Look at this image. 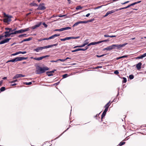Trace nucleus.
Segmentation results:
<instances>
[{
    "label": "nucleus",
    "instance_id": "1",
    "mask_svg": "<svg viewBox=\"0 0 146 146\" xmlns=\"http://www.w3.org/2000/svg\"><path fill=\"white\" fill-rule=\"evenodd\" d=\"M36 73L37 74H42L45 72L46 70H48L49 68L47 66L43 67L42 68L39 66H37L36 67Z\"/></svg>",
    "mask_w": 146,
    "mask_h": 146
},
{
    "label": "nucleus",
    "instance_id": "2",
    "mask_svg": "<svg viewBox=\"0 0 146 146\" xmlns=\"http://www.w3.org/2000/svg\"><path fill=\"white\" fill-rule=\"evenodd\" d=\"M127 44V43H125L122 44H113L112 45V47L113 48V49H119L125 46Z\"/></svg>",
    "mask_w": 146,
    "mask_h": 146
},
{
    "label": "nucleus",
    "instance_id": "3",
    "mask_svg": "<svg viewBox=\"0 0 146 146\" xmlns=\"http://www.w3.org/2000/svg\"><path fill=\"white\" fill-rule=\"evenodd\" d=\"M12 17V16H9L5 18L3 20V22L5 23H7V24H9L10 22L11 21V18Z\"/></svg>",
    "mask_w": 146,
    "mask_h": 146
},
{
    "label": "nucleus",
    "instance_id": "4",
    "mask_svg": "<svg viewBox=\"0 0 146 146\" xmlns=\"http://www.w3.org/2000/svg\"><path fill=\"white\" fill-rule=\"evenodd\" d=\"M46 9V7L44 6V3H41L39 5L37 9L42 10H45Z\"/></svg>",
    "mask_w": 146,
    "mask_h": 146
},
{
    "label": "nucleus",
    "instance_id": "5",
    "mask_svg": "<svg viewBox=\"0 0 146 146\" xmlns=\"http://www.w3.org/2000/svg\"><path fill=\"white\" fill-rule=\"evenodd\" d=\"M11 39V38H6L4 40L1 41L0 42V44L8 42Z\"/></svg>",
    "mask_w": 146,
    "mask_h": 146
},
{
    "label": "nucleus",
    "instance_id": "6",
    "mask_svg": "<svg viewBox=\"0 0 146 146\" xmlns=\"http://www.w3.org/2000/svg\"><path fill=\"white\" fill-rule=\"evenodd\" d=\"M44 49H45L44 46L43 47H38L34 49V51L38 52Z\"/></svg>",
    "mask_w": 146,
    "mask_h": 146
},
{
    "label": "nucleus",
    "instance_id": "7",
    "mask_svg": "<svg viewBox=\"0 0 146 146\" xmlns=\"http://www.w3.org/2000/svg\"><path fill=\"white\" fill-rule=\"evenodd\" d=\"M107 108H106L104 110V111L103 112V113L102 114V116H101V119H102L103 117L105 116L106 115V112L108 111V110H107Z\"/></svg>",
    "mask_w": 146,
    "mask_h": 146
},
{
    "label": "nucleus",
    "instance_id": "8",
    "mask_svg": "<svg viewBox=\"0 0 146 146\" xmlns=\"http://www.w3.org/2000/svg\"><path fill=\"white\" fill-rule=\"evenodd\" d=\"M29 30V28L25 29H21L20 30H18L19 33H24L25 32L28 31Z\"/></svg>",
    "mask_w": 146,
    "mask_h": 146
},
{
    "label": "nucleus",
    "instance_id": "9",
    "mask_svg": "<svg viewBox=\"0 0 146 146\" xmlns=\"http://www.w3.org/2000/svg\"><path fill=\"white\" fill-rule=\"evenodd\" d=\"M134 5H135V3H133L130 5H128L127 6H126V7H123V8H120L119 9H127V8H128L129 7H130L131 6H133Z\"/></svg>",
    "mask_w": 146,
    "mask_h": 146
},
{
    "label": "nucleus",
    "instance_id": "10",
    "mask_svg": "<svg viewBox=\"0 0 146 146\" xmlns=\"http://www.w3.org/2000/svg\"><path fill=\"white\" fill-rule=\"evenodd\" d=\"M142 65L141 62H140L136 64V67L138 70H139L141 68V66Z\"/></svg>",
    "mask_w": 146,
    "mask_h": 146
},
{
    "label": "nucleus",
    "instance_id": "11",
    "mask_svg": "<svg viewBox=\"0 0 146 146\" xmlns=\"http://www.w3.org/2000/svg\"><path fill=\"white\" fill-rule=\"evenodd\" d=\"M121 10V9H114L113 10H111V11H108V14L109 15V14H111V13H112L115 12V11H117L119 10Z\"/></svg>",
    "mask_w": 146,
    "mask_h": 146
},
{
    "label": "nucleus",
    "instance_id": "12",
    "mask_svg": "<svg viewBox=\"0 0 146 146\" xmlns=\"http://www.w3.org/2000/svg\"><path fill=\"white\" fill-rule=\"evenodd\" d=\"M41 24V22H40L39 23H38L37 24L35 25L33 27H32V29H35L36 28L39 27L40 25Z\"/></svg>",
    "mask_w": 146,
    "mask_h": 146
},
{
    "label": "nucleus",
    "instance_id": "13",
    "mask_svg": "<svg viewBox=\"0 0 146 146\" xmlns=\"http://www.w3.org/2000/svg\"><path fill=\"white\" fill-rule=\"evenodd\" d=\"M71 39V37H66L64 38H60V39L62 41H65L66 40H69Z\"/></svg>",
    "mask_w": 146,
    "mask_h": 146
},
{
    "label": "nucleus",
    "instance_id": "14",
    "mask_svg": "<svg viewBox=\"0 0 146 146\" xmlns=\"http://www.w3.org/2000/svg\"><path fill=\"white\" fill-rule=\"evenodd\" d=\"M71 29L70 27H66L64 28H61L62 31L64 30H68L70 29Z\"/></svg>",
    "mask_w": 146,
    "mask_h": 146
},
{
    "label": "nucleus",
    "instance_id": "15",
    "mask_svg": "<svg viewBox=\"0 0 146 146\" xmlns=\"http://www.w3.org/2000/svg\"><path fill=\"white\" fill-rule=\"evenodd\" d=\"M107 48L108 51H110L112 49H113V48L112 47V45H111L108 46Z\"/></svg>",
    "mask_w": 146,
    "mask_h": 146
},
{
    "label": "nucleus",
    "instance_id": "16",
    "mask_svg": "<svg viewBox=\"0 0 146 146\" xmlns=\"http://www.w3.org/2000/svg\"><path fill=\"white\" fill-rule=\"evenodd\" d=\"M83 48H78L76 49L75 50H73L72 51V52H74L82 50L83 51Z\"/></svg>",
    "mask_w": 146,
    "mask_h": 146
},
{
    "label": "nucleus",
    "instance_id": "17",
    "mask_svg": "<svg viewBox=\"0 0 146 146\" xmlns=\"http://www.w3.org/2000/svg\"><path fill=\"white\" fill-rule=\"evenodd\" d=\"M11 35V33L9 34H5L4 35H3V37H5V38L9 37Z\"/></svg>",
    "mask_w": 146,
    "mask_h": 146
},
{
    "label": "nucleus",
    "instance_id": "18",
    "mask_svg": "<svg viewBox=\"0 0 146 146\" xmlns=\"http://www.w3.org/2000/svg\"><path fill=\"white\" fill-rule=\"evenodd\" d=\"M109 39H108L106 40L99 41H98V44H99V43H101L102 42L108 41H109Z\"/></svg>",
    "mask_w": 146,
    "mask_h": 146
},
{
    "label": "nucleus",
    "instance_id": "19",
    "mask_svg": "<svg viewBox=\"0 0 146 146\" xmlns=\"http://www.w3.org/2000/svg\"><path fill=\"white\" fill-rule=\"evenodd\" d=\"M32 39V37H29L28 38H26L23 40V41H28L31 40Z\"/></svg>",
    "mask_w": 146,
    "mask_h": 146
},
{
    "label": "nucleus",
    "instance_id": "20",
    "mask_svg": "<svg viewBox=\"0 0 146 146\" xmlns=\"http://www.w3.org/2000/svg\"><path fill=\"white\" fill-rule=\"evenodd\" d=\"M110 101L108 103H107L106 105L104 106V108H107L108 109L107 110H108V109L109 107V106H110V105H109V104L110 103Z\"/></svg>",
    "mask_w": 146,
    "mask_h": 146
},
{
    "label": "nucleus",
    "instance_id": "21",
    "mask_svg": "<svg viewBox=\"0 0 146 146\" xmlns=\"http://www.w3.org/2000/svg\"><path fill=\"white\" fill-rule=\"evenodd\" d=\"M5 29L7 31L9 30V31L10 33L12 32V29L11 28L7 27L5 28Z\"/></svg>",
    "mask_w": 146,
    "mask_h": 146
},
{
    "label": "nucleus",
    "instance_id": "22",
    "mask_svg": "<svg viewBox=\"0 0 146 146\" xmlns=\"http://www.w3.org/2000/svg\"><path fill=\"white\" fill-rule=\"evenodd\" d=\"M18 78L20 77H24L25 76V75H23L21 74H17Z\"/></svg>",
    "mask_w": 146,
    "mask_h": 146
},
{
    "label": "nucleus",
    "instance_id": "23",
    "mask_svg": "<svg viewBox=\"0 0 146 146\" xmlns=\"http://www.w3.org/2000/svg\"><path fill=\"white\" fill-rule=\"evenodd\" d=\"M27 36V35L26 34H22V35H19L18 36V37L20 38H21V37H26Z\"/></svg>",
    "mask_w": 146,
    "mask_h": 146
},
{
    "label": "nucleus",
    "instance_id": "24",
    "mask_svg": "<svg viewBox=\"0 0 146 146\" xmlns=\"http://www.w3.org/2000/svg\"><path fill=\"white\" fill-rule=\"evenodd\" d=\"M31 5L32 6L35 7H37L38 6V4L34 3H31Z\"/></svg>",
    "mask_w": 146,
    "mask_h": 146
},
{
    "label": "nucleus",
    "instance_id": "25",
    "mask_svg": "<svg viewBox=\"0 0 146 146\" xmlns=\"http://www.w3.org/2000/svg\"><path fill=\"white\" fill-rule=\"evenodd\" d=\"M80 24H81L80 22V21H78L75 23L73 26V27H74L75 26H76Z\"/></svg>",
    "mask_w": 146,
    "mask_h": 146
},
{
    "label": "nucleus",
    "instance_id": "26",
    "mask_svg": "<svg viewBox=\"0 0 146 146\" xmlns=\"http://www.w3.org/2000/svg\"><path fill=\"white\" fill-rule=\"evenodd\" d=\"M34 59L37 60H42V58L41 57L38 58H35Z\"/></svg>",
    "mask_w": 146,
    "mask_h": 146
},
{
    "label": "nucleus",
    "instance_id": "27",
    "mask_svg": "<svg viewBox=\"0 0 146 146\" xmlns=\"http://www.w3.org/2000/svg\"><path fill=\"white\" fill-rule=\"evenodd\" d=\"M5 90V88L4 87H2L0 89V91L3 92Z\"/></svg>",
    "mask_w": 146,
    "mask_h": 146
},
{
    "label": "nucleus",
    "instance_id": "28",
    "mask_svg": "<svg viewBox=\"0 0 146 146\" xmlns=\"http://www.w3.org/2000/svg\"><path fill=\"white\" fill-rule=\"evenodd\" d=\"M52 47H53L52 44L44 46L45 49L51 48Z\"/></svg>",
    "mask_w": 146,
    "mask_h": 146
},
{
    "label": "nucleus",
    "instance_id": "29",
    "mask_svg": "<svg viewBox=\"0 0 146 146\" xmlns=\"http://www.w3.org/2000/svg\"><path fill=\"white\" fill-rule=\"evenodd\" d=\"M90 43V44H91V45H95V44H98V42H91Z\"/></svg>",
    "mask_w": 146,
    "mask_h": 146
},
{
    "label": "nucleus",
    "instance_id": "30",
    "mask_svg": "<svg viewBox=\"0 0 146 146\" xmlns=\"http://www.w3.org/2000/svg\"><path fill=\"white\" fill-rule=\"evenodd\" d=\"M82 9V7L81 6H78L76 7V10H78L79 9Z\"/></svg>",
    "mask_w": 146,
    "mask_h": 146
},
{
    "label": "nucleus",
    "instance_id": "31",
    "mask_svg": "<svg viewBox=\"0 0 146 146\" xmlns=\"http://www.w3.org/2000/svg\"><path fill=\"white\" fill-rule=\"evenodd\" d=\"M71 37V39H77L79 38H80V36H78L76 37H74V36H72Z\"/></svg>",
    "mask_w": 146,
    "mask_h": 146
},
{
    "label": "nucleus",
    "instance_id": "32",
    "mask_svg": "<svg viewBox=\"0 0 146 146\" xmlns=\"http://www.w3.org/2000/svg\"><path fill=\"white\" fill-rule=\"evenodd\" d=\"M17 33H19V31H14V32L11 33V34L12 35L16 34Z\"/></svg>",
    "mask_w": 146,
    "mask_h": 146
},
{
    "label": "nucleus",
    "instance_id": "33",
    "mask_svg": "<svg viewBox=\"0 0 146 146\" xmlns=\"http://www.w3.org/2000/svg\"><path fill=\"white\" fill-rule=\"evenodd\" d=\"M123 80L122 81L123 83H126L127 82V79L125 77H123Z\"/></svg>",
    "mask_w": 146,
    "mask_h": 146
},
{
    "label": "nucleus",
    "instance_id": "34",
    "mask_svg": "<svg viewBox=\"0 0 146 146\" xmlns=\"http://www.w3.org/2000/svg\"><path fill=\"white\" fill-rule=\"evenodd\" d=\"M134 77V76L133 75H130L129 76V78L131 80L133 79Z\"/></svg>",
    "mask_w": 146,
    "mask_h": 146
},
{
    "label": "nucleus",
    "instance_id": "35",
    "mask_svg": "<svg viewBox=\"0 0 146 146\" xmlns=\"http://www.w3.org/2000/svg\"><path fill=\"white\" fill-rule=\"evenodd\" d=\"M68 76V74H65L62 75L63 78H64L67 77Z\"/></svg>",
    "mask_w": 146,
    "mask_h": 146
},
{
    "label": "nucleus",
    "instance_id": "36",
    "mask_svg": "<svg viewBox=\"0 0 146 146\" xmlns=\"http://www.w3.org/2000/svg\"><path fill=\"white\" fill-rule=\"evenodd\" d=\"M19 54H20L19 51L18 52H16V53H13V54H11V55L12 56H15V55H18Z\"/></svg>",
    "mask_w": 146,
    "mask_h": 146
},
{
    "label": "nucleus",
    "instance_id": "37",
    "mask_svg": "<svg viewBox=\"0 0 146 146\" xmlns=\"http://www.w3.org/2000/svg\"><path fill=\"white\" fill-rule=\"evenodd\" d=\"M56 71V70H54L52 71L47 72H46V73H50L51 74V73L52 74V73H54V72Z\"/></svg>",
    "mask_w": 146,
    "mask_h": 146
},
{
    "label": "nucleus",
    "instance_id": "38",
    "mask_svg": "<svg viewBox=\"0 0 146 146\" xmlns=\"http://www.w3.org/2000/svg\"><path fill=\"white\" fill-rule=\"evenodd\" d=\"M17 60L18 61H21L22 60V57H17Z\"/></svg>",
    "mask_w": 146,
    "mask_h": 146
},
{
    "label": "nucleus",
    "instance_id": "39",
    "mask_svg": "<svg viewBox=\"0 0 146 146\" xmlns=\"http://www.w3.org/2000/svg\"><path fill=\"white\" fill-rule=\"evenodd\" d=\"M105 55H106V54H103L101 55H97L96 56L97 57L99 58V57H101L103 56H104Z\"/></svg>",
    "mask_w": 146,
    "mask_h": 146
},
{
    "label": "nucleus",
    "instance_id": "40",
    "mask_svg": "<svg viewBox=\"0 0 146 146\" xmlns=\"http://www.w3.org/2000/svg\"><path fill=\"white\" fill-rule=\"evenodd\" d=\"M94 20V19H92L90 20H88L87 21V23H89V22H91L92 21H93Z\"/></svg>",
    "mask_w": 146,
    "mask_h": 146
},
{
    "label": "nucleus",
    "instance_id": "41",
    "mask_svg": "<svg viewBox=\"0 0 146 146\" xmlns=\"http://www.w3.org/2000/svg\"><path fill=\"white\" fill-rule=\"evenodd\" d=\"M104 5H101V6H99L97 7H96L95 8V9H99L100 8H101L102 6H104Z\"/></svg>",
    "mask_w": 146,
    "mask_h": 146
},
{
    "label": "nucleus",
    "instance_id": "42",
    "mask_svg": "<svg viewBox=\"0 0 146 146\" xmlns=\"http://www.w3.org/2000/svg\"><path fill=\"white\" fill-rule=\"evenodd\" d=\"M128 55H125L124 56H120V59L121 58H127L128 57Z\"/></svg>",
    "mask_w": 146,
    "mask_h": 146
},
{
    "label": "nucleus",
    "instance_id": "43",
    "mask_svg": "<svg viewBox=\"0 0 146 146\" xmlns=\"http://www.w3.org/2000/svg\"><path fill=\"white\" fill-rule=\"evenodd\" d=\"M25 84L27 85H29L32 84L31 82H26L25 83Z\"/></svg>",
    "mask_w": 146,
    "mask_h": 146
},
{
    "label": "nucleus",
    "instance_id": "44",
    "mask_svg": "<svg viewBox=\"0 0 146 146\" xmlns=\"http://www.w3.org/2000/svg\"><path fill=\"white\" fill-rule=\"evenodd\" d=\"M58 61H60L61 62H64L65 61V59H58Z\"/></svg>",
    "mask_w": 146,
    "mask_h": 146
},
{
    "label": "nucleus",
    "instance_id": "45",
    "mask_svg": "<svg viewBox=\"0 0 146 146\" xmlns=\"http://www.w3.org/2000/svg\"><path fill=\"white\" fill-rule=\"evenodd\" d=\"M27 53V52L26 51H19V53L20 54H25Z\"/></svg>",
    "mask_w": 146,
    "mask_h": 146
},
{
    "label": "nucleus",
    "instance_id": "46",
    "mask_svg": "<svg viewBox=\"0 0 146 146\" xmlns=\"http://www.w3.org/2000/svg\"><path fill=\"white\" fill-rule=\"evenodd\" d=\"M80 22L81 24L82 23H87V21H80Z\"/></svg>",
    "mask_w": 146,
    "mask_h": 146
},
{
    "label": "nucleus",
    "instance_id": "47",
    "mask_svg": "<svg viewBox=\"0 0 146 146\" xmlns=\"http://www.w3.org/2000/svg\"><path fill=\"white\" fill-rule=\"evenodd\" d=\"M49 56H49V55H46V56H41V57H42V59H43V58H46L48 57Z\"/></svg>",
    "mask_w": 146,
    "mask_h": 146
},
{
    "label": "nucleus",
    "instance_id": "48",
    "mask_svg": "<svg viewBox=\"0 0 146 146\" xmlns=\"http://www.w3.org/2000/svg\"><path fill=\"white\" fill-rule=\"evenodd\" d=\"M46 74H47V75L48 76H49L53 75V74H52V73L51 74L50 73H46Z\"/></svg>",
    "mask_w": 146,
    "mask_h": 146
},
{
    "label": "nucleus",
    "instance_id": "49",
    "mask_svg": "<svg viewBox=\"0 0 146 146\" xmlns=\"http://www.w3.org/2000/svg\"><path fill=\"white\" fill-rule=\"evenodd\" d=\"M60 35H59V34H54V35H53V36H54V38L55 37H56L58 36H59Z\"/></svg>",
    "mask_w": 146,
    "mask_h": 146
},
{
    "label": "nucleus",
    "instance_id": "50",
    "mask_svg": "<svg viewBox=\"0 0 146 146\" xmlns=\"http://www.w3.org/2000/svg\"><path fill=\"white\" fill-rule=\"evenodd\" d=\"M125 143V142H121L119 144L120 145H124Z\"/></svg>",
    "mask_w": 146,
    "mask_h": 146
},
{
    "label": "nucleus",
    "instance_id": "51",
    "mask_svg": "<svg viewBox=\"0 0 146 146\" xmlns=\"http://www.w3.org/2000/svg\"><path fill=\"white\" fill-rule=\"evenodd\" d=\"M142 56V55L140 56H139L138 57H137L136 58V59H140L143 58Z\"/></svg>",
    "mask_w": 146,
    "mask_h": 146
},
{
    "label": "nucleus",
    "instance_id": "52",
    "mask_svg": "<svg viewBox=\"0 0 146 146\" xmlns=\"http://www.w3.org/2000/svg\"><path fill=\"white\" fill-rule=\"evenodd\" d=\"M54 31H59V32H61L62 31H61V29H56L54 30Z\"/></svg>",
    "mask_w": 146,
    "mask_h": 146
},
{
    "label": "nucleus",
    "instance_id": "53",
    "mask_svg": "<svg viewBox=\"0 0 146 146\" xmlns=\"http://www.w3.org/2000/svg\"><path fill=\"white\" fill-rule=\"evenodd\" d=\"M86 44H84V43L82 45H79V47H82L84 46H85Z\"/></svg>",
    "mask_w": 146,
    "mask_h": 146
},
{
    "label": "nucleus",
    "instance_id": "54",
    "mask_svg": "<svg viewBox=\"0 0 146 146\" xmlns=\"http://www.w3.org/2000/svg\"><path fill=\"white\" fill-rule=\"evenodd\" d=\"M88 45L86 46L85 47V49L83 48L84 50H83V51H85L88 48Z\"/></svg>",
    "mask_w": 146,
    "mask_h": 146
},
{
    "label": "nucleus",
    "instance_id": "55",
    "mask_svg": "<svg viewBox=\"0 0 146 146\" xmlns=\"http://www.w3.org/2000/svg\"><path fill=\"white\" fill-rule=\"evenodd\" d=\"M114 73L115 74H119V72L118 70H116L114 72Z\"/></svg>",
    "mask_w": 146,
    "mask_h": 146
},
{
    "label": "nucleus",
    "instance_id": "56",
    "mask_svg": "<svg viewBox=\"0 0 146 146\" xmlns=\"http://www.w3.org/2000/svg\"><path fill=\"white\" fill-rule=\"evenodd\" d=\"M42 24L46 28L47 27V25L45 23H43Z\"/></svg>",
    "mask_w": 146,
    "mask_h": 146
},
{
    "label": "nucleus",
    "instance_id": "57",
    "mask_svg": "<svg viewBox=\"0 0 146 146\" xmlns=\"http://www.w3.org/2000/svg\"><path fill=\"white\" fill-rule=\"evenodd\" d=\"M129 2V1H127L126 2H125L124 3H121V4H122V5H124V4H126V3H128Z\"/></svg>",
    "mask_w": 146,
    "mask_h": 146
},
{
    "label": "nucleus",
    "instance_id": "58",
    "mask_svg": "<svg viewBox=\"0 0 146 146\" xmlns=\"http://www.w3.org/2000/svg\"><path fill=\"white\" fill-rule=\"evenodd\" d=\"M102 68V66H97L95 68H94L97 69L98 68Z\"/></svg>",
    "mask_w": 146,
    "mask_h": 146
},
{
    "label": "nucleus",
    "instance_id": "59",
    "mask_svg": "<svg viewBox=\"0 0 146 146\" xmlns=\"http://www.w3.org/2000/svg\"><path fill=\"white\" fill-rule=\"evenodd\" d=\"M87 41H88V40H86L85 41V43L84 44H85V46L86 45H87L88 43V42H87Z\"/></svg>",
    "mask_w": 146,
    "mask_h": 146
},
{
    "label": "nucleus",
    "instance_id": "60",
    "mask_svg": "<svg viewBox=\"0 0 146 146\" xmlns=\"http://www.w3.org/2000/svg\"><path fill=\"white\" fill-rule=\"evenodd\" d=\"M10 33L9 32L7 31L5 32L4 33L5 34H9V33Z\"/></svg>",
    "mask_w": 146,
    "mask_h": 146
},
{
    "label": "nucleus",
    "instance_id": "61",
    "mask_svg": "<svg viewBox=\"0 0 146 146\" xmlns=\"http://www.w3.org/2000/svg\"><path fill=\"white\" fill-rule=\"evenodd\" d=\"M17 81V80H13L12 81L10 82H9L11 83H13L16 82Z\"/></svg>",
    "mask_w": 146,
    "mask_h": 146
},
{
    "label": "nucleus",
    "instance_id": "62",
    "mask_svg": "<svg viewBox=\"0 0 146 146\" xmlns=\"http://www.w3.org/2000/svg\"><path fill=\"white\" fill-rule=\"evenodd\" d=\"M18 78V77H17V74H16V75H15L13 78V79H16V78Z\"/></svg>",
    "mask_w": 146,
    "mask_h": 146
},
{
    "label": "nucleus",
    "instance_id": "63",
    "mask_svg": "<svg viewBox=\"0 0 146 146\" xmlns=\"http://www.w3.org/2000/svg\"><path fill=\"white\" fill-rule=\"evenodd\" d=\"M54 38V36H53L52 35V36H51L49 37V38H48V40L49 39H52L53 38Z\"/></svg>",
    "mask_w": 146,
    "mask_h": 146
},
{
    "label": "nucleus",
    "instance_id": "64",
    "mask_svg": "<svg viewBox=\"0 0 146 146\" xmlns=\"http://www.w3.org/2000/svg\"><path fill=\"white\" fill-rule=\"evenodd\" d=\"M143 58H144L146 56V53L144 54L143 55H142Z\"/></svg>",
    "mask_w": 146,
    "mask_h": 146
}]
</instances>
